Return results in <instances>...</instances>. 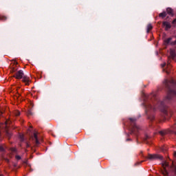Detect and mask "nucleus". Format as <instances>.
<instances>
[{"label": "nucleus", "instance_id": "cd10ccee", "mask_svg": "<svg viewBox=\"0 0 176 176\" xmlns=\"http://www.w3.org/2000/svg\"><path fill=\"white\" fill-rule=\"evenodd\" d=\"M21 140L23 141V138H21Z\"/></svg>", "mask_w": 176, "mask_h": 176}, {"label": "nucleus", "instance_id": "9d476101", "mask_svg": "<svg viewBox=\"0 0 176 176\" xmlns=\"http://www.w3.org/2000/svg\"><path fill=\"white\" fill-rule=\"evenodd\" d=\"M153 28V27L152 26L151 24H148L147 25V32H149V31H151V30H152Z\"/></svg>", "mask_w": 176, "mask_h": 176}, {"label": "nucleus", "instance_id": "a878e982", "mask_svg": "<svg viewBox=\"0 0 176 176\" xmlns=\"http://www.w3.org/2000/svg\"><path fill=\"white\" fill-rule=\"evenodd\" d=\"M15 64H17V62H15Z\"/></svg>", "mask_w": 176, "mask_h": 176}, {"label": "nucleus", "instance_id": "6ab92c4d", "mask_svg": "<svg viewBox=\"0 0 176 176\" xmlns=\"http://www.w3.org/2000/svg\"><path fill=\"white\" fill-rule=\"evenodd\" d=\"M7 135H8V137H10V133H9V132H7Z\"/></svg>", "mask_w": 176, "mask_h": 176}, {"label": "nucleus", "instance_id": "39448f33", "mask_svg": "<svg viewBox=\"0 0 176 176\" xmlns=\"http://www.w3.org/2000/svg\"><path fill=\"white\" fill-rule=\"evenodd\" d=\"M163 25L165 27V30L167 31V30H170L171 28V23L170 22L164 21L163 22Z\"/></svg>", "mask_w": 176, "mask_h": 176}, {"label": "nucleus", "instance_id": "4468645a", "mask_svg": "<svg viewBox=\"0 0 176 176\" xmlns=\"http://www.w3.org/2000/svg\"><path fill=\"white\" fill-rule=\"evenodd\" d=\"M6 16H0V20H3V21H5L6 20Z\"/></svg>", "mask_w": 176, "mask_h": 176}, {"label": "nucleus", "instance_id": "aec40b11", "mask_svg": "<svg viewBox=\"0 0 176 176\" xmlns=\"http://www.w3.org/2000/svg\"><path fill=\"white\" fill-rule=\"evenodd\" d=\"M174 156L176 157V151L174 152Z\"/></svg>", "mask_w": 176, "mask_h": 176}, {"label": "nucleus", "instance_id": "412c9836", "mask_svg": "<svg viewBox=\"0 0 176 176\" xmlns=\"http://www.w3.org/2000/svg\"><path fill=\"white\" fill-rule=\"evenodd\" d=\"M171 94H175V91H172Z\"/></svg>", "mask_w": 176, "mask_h": 176}, {"label": "nucleus", "instance_id": "423d86ee", "mask_svg": "<svg viewBox=\"0 0 176 176\" xmlns=\"http://www.w3.org/2000/svg\"><path fill=\"white\" fill-rule=\"evenodd\" d=\"M170 58H174L176 56V54H175V50H173V49H170Z\"/></svg>", "mask_w": 176, "mask_h": 176}, {"label": "nucleus", "instance_id": "393cba45", "mask_svg": "<svg viewBox=\"0 0 176 176\" xmlns=\"http://www.w3.org/2000/svg\"><path fill=\"white\" fill-rule=\"evenodd\" d=\"M0 176H3V175L1 174V175H0Z\"/></svg>", "mask_w": 176, "mask_h": 176}, {"label": "nucleus", "instance_id": "a211bd4d", "mask_svg": "<svg viewBox=\"0 0 176 176\" xmlns=\"http://www.w3.org/2000/svg\"><path fill=\"white\" fill-rule=\"evenodd\" d=\"M11 72H16V69H14V68H13V69L11 71Z\"/></svg>", "mask_w": 176, "mask_h": 176}, {"label": "nucleus", "instance_id": "f03ea898", "mask_svg": "<svg viewBox=\"0 0 176 176\" xmlns=\"http://www.w3.org/2000/svg\"><path fill=\"white\" fill-rule=\"evenodd\" d=\"M162 166L164 168V170H162V174L163 175H167L168 174V172H167V167H168V162H167L166 161H164L162 163Z\"/></svg>", "mask_w": 176, "mask_h": 176}, {"label": "nucleus", "instance_id": "7ed1b4c3", "mask_svg": "<svg viewBox=\"0 0 176 176\" xmlns=\"http://www.w3.org/2000/svg\"><path fill=\"white\" fill-rule=\"evenodd\" d=\"M24 77V72L23 70L18 71L15 75L13 76V78H16V79H23Z\"/></svg>", "mask_w": 176, "mask_h": 176}, {"label": "nucleus", "instance_id": "20e7f679", "mask_svg": "<svg viewBox=\"0 0 176 176\" xmlns=\"http://www.w3.org/2000/svg\"><path fill=\"white\" fill-rule=\"evenodd\" d=\"M22 79L23 82L25 83L26 86H28V85H30V82H31V80H30V78H28L27 76H23Z\"/></svg>", "mask_w": 176, "mask_h": 176}, {"label": "nucleus", "instance_id": "1a4fd4ad", "mask_svg": "<svg viewBox=\"0 0 176 176\" xmlns=\"http://www.w3.org/2000/svg\"><path fill=\"white\" fill-rule=\"evenodd\" d=\"M167 16V14L166 13V12H162L159 14L160 17H162V19H164V17H166Z\"/></svg>", "mask_w": 176, "mask_h": 176}, {"label": "nucleus", "instance_id": "4be33fe9", "mask_svg": "<svg viewBox=\"0 0 176 176\" xmlns=\"http://www.w3.org/2000/svg\"><path fill=\"white\" fill-rule=\"evenodd\" d=\"M30 147V144H27V148Z\"/></svg>", "mask_w": 176, "mask_h": 176}, {"label": "nucleus", "instance_id": "6e6552de", "mask_svg": "<svg viewBox=\"0 0 176 176\" xmlns=\"http://www.w3.org/2000/svg\"><path fill=\"white\" fill-rule=\"evenodd\" d=\"M166 12H167L168 14H171L173 16V9L167 8Z\"/></svg>", "mask_w": 176, "mask_h": 176}, {"label": "nucleus", "instance_id": "f3484780", "mask_svg": "<svg viewBox=\"0 0 176 176\" xmlns=\"http://www.w3.org/2000/svg\"><path fill=\"white\" fill-rule=\"evenodd\" d=\"M170 45H176V40L175 41L174 43H170Z\"/></svg>", "mask_w": 176, "mask_h": 176}, {"label": "nucleus", "instance_id": "f8f14e48", "mask_svg": "<svg viewBox=\"0 0 176 176\" xmlns=\"http://www.w3.org/2000/svg\"><path fill=\"white\" fill-rule=\"evenodd\" d=\"M14 115H15L16 116H20V111H14Z\"/></svg>", "mask_w": 176, "mask_h": 176}, {"label": "nucleus", "instance_id": "b1692460", "mask_svg": "<svg viewBox=\"0 0 176 176\" xmlns=\"http://www.w3.org/2000/svg\"><path fill=\"white\" fill-rule=\"evenodd\" d=\"M6 124H8V121L6 122Z\"/></svg>", "mask_w": 176, "mask_h": 176}, {"label": "nucleus", "instance_id": "dca6fc26", "mask_svg": "<svg viewBox=\"0 0 176 176\" xmlns=\"http://www.w3.org/2000/svg\"><path fill=\"white\" fill-rule=\"evenodd\" d=\"M161 67H162V68L164 67H166V63L162 64V65H161Z\"/></svg>", "mask_w": 176, "mask_h": 176}, {"label": "nucleus", "instance_id": "5701e85b", "mask_svg": "<svg viewBox=\"0 0 176 176\" xmlns=\"http://www.w3.org/2000/svg\"><path fill=\"white\" fill-rule=\"evenodd\" d=\"M2 113H3V112L0 111V115H2Z\"/></svg>", "mask_w": 176, "mask_h": 176}, {"label": "nucleus", "instance_id": "f257e3e1", "mask_svg": "<svg viewBox=\"0 0 176 176\" xmlns=\"http://www.w3.org/2000/svg\"><path fill=\"white\" fill-rule=\"evenodd\" d=\"M147 159H148V160H157V159H163V156L159 154H148Z\"/></svg>", "mask_w": 176, "mask_h": 176}, {"label": "nucleus", "instance_id": "9b49d317", "mask_svg": "<svg viewBox=\"0 0 176 176\" xmlns=\"http://www.w3.org/2000/svg\"><path fill=\"white\" fill-rule=\"evenodd\" d=\"M165 43H166V45H168V43H170L171 42V38H169L166 40L164 41Z\"/></svg>", "mask_w": 176, "mask_h": 176}, {"label": "nucleus", "instance_id": "ddd939ff", "mask_svg": "<svg viewBox=\"0 0 176 176\" xmlns=\"http://www.w3.org/2000/svg\"><path fill=\"white\" fill-rule=\"evenodd\" d=\"M15 157H16V160H21V157L20 155H16Z\"/></svg>", "mask_w": 176, "mask_h": 176}, {"label": "nucleus", "instance_id": "0eeeda50", "mask_svg": "<svg viewBox=\"0 0 176 176\" xmlns=\"http://www.w3.org/2000/svg\"><path fill=\"white\" fill-rule=\"evenodd\" d=\"M34 138L36 140V144H39V140H38V135L36 133H34Z\"/></svg>", "mask_w": 176, "mask_h": 176}, {"label": "nucleus", "instance_id": "bb28decb", "mask_svg": "<svg viewBox=\"0 0 176 176\" xmlns=\"http://www.w3.org/2000/svg\"><path fill=\"white\" fill-rule=\"evenodd\" d=\"M30 113V115H32V113Z\"/></svg>", "mask_w": 176, "mask_h": 176}, {"label": "nucleus", "instance_id": "2eb2a0df", "mask_svg": "<svg viewBox=\"0 0 176 176\" xmlns=\"http://www.w3.org/2000/svg\"><path fill=\"white\" fill-rule=\"evenodd\" d=\"M172 24H173L175 27L176 26V19L173 21Z\"/></svg>", "mask_w": 176, "mask_h": 176}]
</instances>
